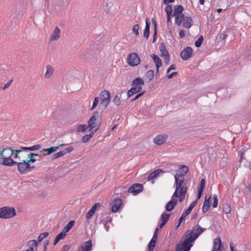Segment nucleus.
<instances>
[{
	"label": "nucleus",
	"instance_id": "1",
	"mask_svg": "<svg viewBox=\"0 0 251 251\" xmlns=\"http://www.w3.org/2000/svg\"><path fill=\"white\" fill-rule=\"evenodd\" d=\"M206 230L200 225H196L192 230H188L186 234V238L181 243L176 245V251H190L195 240Z\"/></svg>",
	"mask_w": 251,
	"mask_h": 251
},
{
	"label": "nucleus",
	"instance_id": "2",
	"mask_svg": "<svg viewBox=\"0 0 251 251\" xmlns=\"http://www.w3.org/2000/svg\"><path fill=\"white\" fill-rule=\"evenodd\" d=\"M16 164L17 165L18 171L22 174H26L34 168V166H31V164L27 158L21 161H17Z\"/></svg>",
	"mask_w": 251,
	"mask_h": 251
},
{
	"label": "nucleus",
	"instance_id": "3",
	"mask_svg": "<svg viewBox=\"0 0 251 251\" xmlns=\"http://www.w3.org/2000/svg\"><path fill=\"white\" fill-rule=\"evenodd\" d=\"M16 215V211L13 207L4 206L0 208V218L1 219H10Z\"/></svg>",
	"mask_w": 251,
	"mask_h": 251
},
{
	"label": "nucleus",
	"instance_id": "4",
	"mask_svg": "<svg viewBox=\"0 0 251 251\" xmlns=\"http://www.w3.org/2000/svg\"><path fill=\"white\" fill-rule=\"evenodd\" d=\"M88 126L90 130L93 131L98 130L100 126V114L98 112H95L93 115L90 118L88 122Z\"/></svg>",
	"mask_w": 251,
	"mask_h": 251
},
{
	"label": "nucleus",
	"instance_id": "5",
	"mask_svg": "<svg viewBox=\"0 0 251 251\" xmlns=\"http://www.w3.org/2000/svg\"><path fill=\"white\" fill-rule=\"evenodd\" d=\"M101 100L100 102V105L105 108L110 101V93L107 90H104L100 93Z\"/></svg>",
	"mask_w": 251,
	"mask_h": 251
},
{
	"label": "nucleus",
	"instance_id": "6",
	"mask_svg": "<svg viewBox=\"0 0 251 251\" xmlns=\"http://www.w3.org/2000/svg\"><path fill=\"white\" fill-rule=\"evenodd\" d=\"M127 62L130 66H137L140 64V59L136 53H132L127 56Z\"/></svg>",
	"mask_w": 251,
	"mask_h": 251
},
{
	"label": "nucleus",
	"instance_id": "7",
	"mask_svg": "<svg viewBox=\"0 0 251 251\" xmlns=\"http://www.w3.org/2000/svg\"><path fill=\"white\" fill-rule=\"evenodd\" d=\"M61 37V30L58 26H56L52 33L50 36L49 42L51 44H54Z\"/></svg>",
	"mask_w": 251,
	"mask_h": 251
},
{
	"label": "nucleus",
	"instance_id": "8",
	"mask_svg": "<svg viewBox=\"0 0 251 251\" xmlns=\"http://www.w3.org/2000/svg\"><path fill=\"white\" fill-rule=\"evenodd\" d=\"M193 53V49L189 47H186L181 52L180 56L183 60H187L189 58H190Z\"/></svg>",
	"mask_w": 251,
	"mask_h": 251
},
{
	"label": "nucleus",
	"instance_id": "9",
	"mask_svg": "<svg viewBox=\"0 0 251 251\" xmlns=\"http://www.w3.org/2000/svg\"><path fill=\"white\" fill-rule=\"evenodd\" d=\"M23 151L24 150L21 148L19 150H15L14 158L19 161L26 160L27 158V154L24 153Z\"/></svg>",
	"mask_w": 251,
	"mask_h": 251
},
{
	"label": "nucleus",
	"instance_id": "10",
	"mask_svg": "<svg viewBox=\"0 0 251 251\" xmlns=\"http://www.w3.org/2000/svg\"><path fill=\"white\" fill-rule=\"evenodd\" d=\"M143 185L141 184L136 183L132 185L128 189V192L129 193L136 195L142 191Z\"/></svg>",
	"mask_w": 251,
	"mask_h": 251
},
{
	"label": "nucleus",
	"instance_id": "11",
	"mask_svg": "<svg viewBox=\"0 0 251 251\" xmlns=\"http://www.w3.org/2000/svg\"><path fill=\"white\" fill-rule=\"evenodd\" d=\"M224 249L222 246V241L220 237H217L213 240V245L212 251H220V250Z\"/></svg>",
	"mask_w": 251,
	"mask_h": 251
},
{
	"label": "nucleus",
	"instance_id": "12",
	"mask_svg": "<svg viewBox=\"0 0 251 251\" xmlns=\"http://www.w3.org/2000/svg\"><path fill=\"white\" fill-rule=\"evenodd\" d=\"M144 84V81L140 78H136L132 81V86L141 91L142 86Z\"/></svg>",
	"mask_w": 251,
	"mask_h": 251
},
{
	"label": "nucleus",
	"instance_id": "13",
	"mask_svg": "<svg viewBox=\"0 0 251 251\" xmlns=\"http://www.w3.org/2000/svg\"><path fill=\"white\" fill-rule=\"evenodd\" d=\"M175 185L176 186V187L184 186V185H183L184 178V176H183V175H180V174H176L175 176Z\"/></svg>",
	"mask_w": 251,
	"mask_h": 251
},
{
	"label": "nucleus",
	"instance_id": "14",
	"mask_svg": "<svg viewBox=\"0 0 251 251\" xmlns=\"http://www.w3.org/2000/svg\"><path fill=\"white\" fill-rule=\"evenodd\" d=\"M177 199L172 197V199L166 205L165 209L167 211H171L176 206L177 204Z\"/></svg>",
	"mask_w": 251,
	"mask_h": 251
},
{
	"label": "nucleus",
	"instance_id": "15",
	"mask_svg": "<svg viewBox=\"0 0 251 251\" xmlns=\"http://www.w3.org/2000/svg\"><path fill=\"white\" fill-rule=\"evenodd\" d=\"M92 245V241L90 240L83 242L79 247L78 251H91Z\"/></svg>",
	"mask_w": 251,
	"mask_h": 251
},
{
	"label": "nucleus",
	"instance_id": "16",
	"mask_svg": "<svg viewBox=\"0 0 251 251\" xmlns=\"http://www.w3.org/2000/svg\"><path fill=\"white\" fill-rule=\"evenodd\" d=\"M187 191V189L186 187H176V190L173 194V198H177L179 196L181 195H185Z\"/></svg>",
	"mask_w": 251,
	"mask_h": 251
},
{
	"label": "nucleus",
	"instance_id": "17",
	"mask_svg": "<svg viewBox=\"0 0 251 251\" xmlns=\"http://www.w3.org/2000/svg\"><path fill=\"white\" fill-rule=\"evenodd\" d=\"M122 204V200L120 199H115L111 202V211L113 212H117Z\"/></svg>",
	"mask_w": 251,
	"mask_h": 251
},
{
	"label": "nucleus",
	"instance_id": "18",
	"mask_svg": "<svg viewBox=\"0 0 251 251\" xmlns=\"http://www.w3.org/2000/svg\"><path fill=\"white\" fill-rule=\"evenodd\" d=\"M197 203V200H196L195 201L192 202L190 205H189L188 209L182 213L181 217H180V221H183V219L188 215H189L190 212H191L192 209L193 207L196 205Z\"/></svg>",
	"mask_w": 251,
	"mask_h": 251
},
{
	"label": "nucleus",
	"instance_id": "19",
	"mask_svg": "<svg viewBox=\"0 0 251 251\" xmlns=\"http://www.w3.org/2000/svg\"><path fill=\"white\" fill-rule=\"evenodd\" d=\"M41 155L34 153H30L27 154V158L31 164L35 162L36 161L40 160Z\"/></svg>",
	"mask_w": 251,
	"mask_h": 251
},
{
	"label": "nucleus",
	"instance_id": "20",
	"mask_svg": "<svg viewBox=\"0 0 251 251\" xmlns=\"http://www.w3.org/2000/svg\"><path fill=\"white\" fill-rule=\"evenodd\" d=\"M151 57L152 58L154 62L155 63L156 67V74L159 72V68L162 66V61L160 58L155 54H152L151 55Z\"/></svg>",
	"mask_w": 251,
	"mask_h": 251
},
{
	"label": "nucleus",
	"instance_id": "21",
	"mask_svg": "<svg viewBox=\"0 0 251 251\" xmlns=\"http://www.w3.org/2000/svg\"><path fill=\"white\" fill-rule=\"evenodd\" d=\"M3 161L0 164L6 166L11 167L17 163L16 161L13 160L11 158L2 157Z\"/></svg>",
	"mask_w": 251,
	"mask_h": 251
},
{
	"label": "nucleus",
	"instance_id": "22",
	"mask_svg": "<svg viewBox=\"0 0 251 251\" xmlns=\"http://www.w3.org/2000/svg\"><path fill=\"white\" fill-rule=\"evenodd\" d=\"M167 136L158 135L155 137L153 139V142L155 144L160 145L162 144L166 141Z\"/></svg>",
	"mask_w": 251,
	"mask_h": 251
},
{
	"label": "nucleus",
	"instance_id": "23",
	"mask_svg": "<svg viewBox=\"0 0 251 251\" xmlns=\"http://www.w3.org/2000/svg\"><path fill=\"white\" fill-rule=\"evenodd\" d=\"M15 150L11 148H5L2 150V157L11 158L12 155H14Z\"/></svg>",
	"mask_w": 251,
	"mask_h": 251
},
{
	"label": "nucleus",
	"instance_id": "24",
	"mask_svg": "<svg viewBox=\"0 0 251 251\" xmlns=\"http://www.w3.org/2000/svg\"><path fill=\"white\" fill-rule=\"evenodd\" d=\"M65 146V144H61L59 146L52 147L50 148H48V149H43L41 151V152H42V151H46V152H47V154L50 155L51 153L57 151L59 149V148L60 147H62V146ZM44 155H46V154H45Z\"/></svg>",
	"mask_w": 251,
	"mask_h": 251
},
{
	"label": "nucleus",
	"instance_id": "25",
	"mask_svg": "<svg viewBox=\"0 0 251 251\" xmlns=\"http://www.w3.org/2000/svg\"><path fill=\"white\" fill-rule=\"evenodd\" d=\"M163 172L161 169H157L152 172L148 176V180H152L156 178L160 174H163Z\"/></svg>",
	"mask_w": 251,
	"mask_h": 251
},
{
	"label": "nucleus",
	"instance_id": "26",
	"mask_svg": "<svg viewBox=\"0 0 251 251\" xmlns=\"http://www.w3.org/2000/svg\"><path fill=\"white\" fill-rule=\"evenodd\" d=\"M193 21L191 17L186 16V18L183 21L182 26L184 28H190L192 25Z\"/></svg>",
	"mask_w": 251,
	"mask_h": 251
},
{
	"label": "nucleus",
	"instance_id": "27",
	"mask_svg": "<svg viewBox=\"0 0 251 251\" xmlns=\"http://www.w3.org/2000/svg\"><path fill=\"white\" fill-rule=\"evenodd\" d=\"M175 17V24L178 26H180L182 22H183L186 18V16H185L183 14L177 15Z\"/></svg>",
	"mask_w": 251,
	"mask_h": 251
},
{
	"label": "nucleus",
	"instance_id": "28",
	"mask_svg": "<svg viewBox=\"0 0 251 251\" xmlns=\"http://www.w3.org/2000/svg\"><path fill=\"white\" fill-rule=\"evenodd\" d=\"M38 245V243L36 240H31L28 242L27 247L29 249L26 251H34V248H37Z\"/></svg>",
	"mask_w": 251,
	"mask_h": 251
},
{
	"label": "nucleus",
	"instance_id": "29",
	"mask_svg": "<svg viewBox=\"0 0 251 251\" xmlns=\"http://www.w3.org/2000/svg\"><path fill=\"white\" fill-rule=\"evenodd\" d=\"M150 23L149 22V19L148 18H146V26L144 31V36L147 39L148 38L150 34Z\"/></svg>",
	"mask_w": 251,
	"mask_h": 251
},
{
	"label": "nucleus",
	"instance_id": "30",
	"mask_svg": "<svg viewBox=\"0 0 251 251\" xmlns=\"http://www.w3.org/2000/svg\"><path fill=\"white\" fill-rule=\"evenodd\" d=\"M159 50H160V51H161L160 56L161 57H164V56L169 55V52L166 48V46H165L164 43H161L159 45Z\"/></svg>",
	"mask_w": 251,
	"mask_h": 251
},
{
	"label": "nucleus",
	"instance_id": "31",
	"mask_svg": "<svg viewBox=\"0 0 251 251\" xmlns=\"http://www.w3.org/2000/svg\"><path fill=\"white\" fill-rule=\"evenodd\" d=\"M211 198L210 197H209L208 198H207V196L205 197V201L203 202V206H202V211L203 213L207 212L209 207L210 206L209 199Z\"/></svg>",
	"mask_w": 251,
	"mask_h": 251
},
{
	"label": "nucleus",
	"instance_id": "32",
	"mask_svg": "<svg viewBox=\"0 0 251 251\" xmlns=\"http://www.w3.org/2000/svg\"><path fill=\"white\" fill-rule=\"evenodd\" d=\"M184 9L182 5H177L175 6L173 16H176L177 15L183 14L182 12Z\"/></svg>",
	"mask_w": 251,
	"mask_h": 251
},
{
	"label": "nucleus",
	"instance_id": "33",
	"mask_svg": "<svg viewBox=\"0 0 251 251\" xmlns=\"http://www.w3.org/2000/svg\"><path fill=\"white\" fill-rule=\"evenodd\" d=\"M66 236V234L63 231L61 232L59 234L57 235L56 237L54 243L53 245L55 246L57 243L61 239H63Z\"/></svg>",
	"mask_w": 251,
	"mask_h": 251
},
{
	"label": "nucleus",
	"instance_id": "34",
	"mask_svg": "<svg viewBox=\"0 0 251 251\" xmlns=\"http://www.w3.org/2000/svg\"><path fill=\"white\" fill-rule=\"evenodd\" d=\"M75 224V221L74 220L70 221L67 225L64 227L63 231L65 233L69 232L70 229L72 228Z\"/></svg>",
	"mask_w": 251,
	"mask_h": 251
},
{
	"label": "nucleus",
	"instance_id": "35",
	"mask_svg": "<svg viewBox=\"0 0 251 251\" xmlns=\"http://www.w3.org/2000/svg\"><path fill=\"white\" fill-rule=\"evenodd\" d=\"M53 72V68L50 65H48L47 66L46 73L45 75V77L47 78H50L52 75Z\"/></svg>",
	"mask_w": 251,
	"mask_h": 251
},
{
	"label": "nucleus",
	"instance_id": "36",
	"mask_svg": "<svg viewBox=\"0 0 251 251\" xmlns=\"http://www.w3.org/2000/svg\"><path fill=\"white\" fill-rule=\"evenodd\" d=\"M96 132V130L93 131H91V132L89 134L84 135L82 138V142L83 143H87L91 138L93 136L94 133Z\"/></svg>",
	"mask_w": 251,
	"mask_h": 251
},
{
	"label": "nucleus",
	"instance_id": "37",
	"mask_svg": "<svg viewBox=\"0 0 251 251\" xmlns=\"http://www.w3.org/2000/svg\"><path fill=\"white\" fill-rule=\"evenodd\" d=\"M41 148V145H36L30 147H21V149L24 151H36L40 150Z\"/></svg>",
	"mask_w": 251,
	"mask_h": 251
},
{
	"label": "nucleus",
	"instance_id": "38",
	"mask_svg": "<svg viewBox=\"0 0 251 251\" xmlns=\"http://www.w3.org/2000/svg\"><path fill=\"white\" fill-rule=\"evenodd\" d=\"M154 76V72L152 70L149 71L145 75V78L146 79L148 80V81H150L152 79Z\"/></svg>",
	"mask_w": 251,
	"mask_h": 251
},
{
	"label": "nucleus",
	"instance_id": "39",
	"mask_svg": "<svg viewBox=\"0 0 251 251\" xmlns=\"http://www.w3.org/2000/svg\"><path fill=\"white\" fill-rule=\"evenodd\" d=\"M88 128L87 125H78L76 127V130L78 132H84Z\"/></svg>",
	"mask_w": 251,
	"mask_h": 251
},
{
	"label": "nucleus",
	"instance_id": "40",
	"mask_svg": "<svg viewBox=\"0 0 251 251\" xmlns=\"http://www.w3.org/2000/svg\"><path fill=\"white\" fill-rule=\"evenodd\" d=\"M49 233L48 232H45L43 233H41L38 238V241H37L38 244L39 243H41L45 238H46L48 235Z\"/></svg>",
	"mask_w": 251,
	"mask_h": 251
},
{
	"label": "nucleus",
	"instance_id": "41",
	"mask_svg": "<svg viewBox=\"0 0 251 251\" xmlns=\"http://www.w3.org/2000/svg\"><path fill=\"white\" fill-rule=\"evenodd\" d=\"M180 172L181 173L180 175H183V176L187 173L189 168L187 166L181 165L179 167Z\"/></svg>",
	"mask_w": 251,
	"mask_h": 251
},
{
	"label": "nucleus",
	"instance_id": "42",
	"mask_svg": "<svg viewBox=\"0 0 251 251\" xmlns=\"http://www.w3.org/2000/svg\"><path fill=\"white\" fill-rule=\"evenodd\" d=\"M170 216V214H167L166 213H163L162 214L161 216V220L162 222H164L166 224L168 220H169V218Z\"/></svg>",
	"mask_w": 251,
	"mask_h": 251
},
{
	"label": "nucleus",
	"instance_id": "43",
	"mask_svg": "<svg viewBox=\"0 0 251 251\" xmlns=\"http://www.w3.org/2000/svg\"><path fill=\"white\" fill-rule=\"evenodd\" d=\"M156 241L157 240H153L152 239H151L148 245L149 251H153Z\"/></svg>",
	"mask_w": 251,
	"mask_h": 251
},
{
	"label": "nucleus",
	"instance_id": "44",
	"mask_svg": "<svg viewBox=\"0 0 251 251\" xmlns=\"http://www.w3.org/2000/svg\"><path fill=\"white\" fill-rule=\"evenodd\" d=\"M139 92L140 91L137 90V89L132 86L131 88L127 92L128 97H130L133 95L136 94Z\"/></svg>",
	"mask_w": 251,
	"mask_h": 251
},
{
	"label": "nucleus",
	"instance_id": "45",
	"mask_svg": "<svg viewBox=\"0 0 251 251\" xmlns=\"http://www.w3.org/2000/svg\"><path fill=\"white\" fill-rule=\"evenodd\" d=\"M121 101V98L118 95L115 96L113 100V102L118 106L120 105Z\"/></svg>",
	"mask_w": 251,
	"mask_h": 251
},
{
	"label": "nucleus",
	"instance_id": "46",
	"mask_svg": "<svg viewBox=\"0 0 251 251\" xmlns=\"http://www.w3.org/2000/svg\"><path fill=\"white\" fill-rule=\"evenodd\" d=\"M223 211L226 214H229L231 211V208L229 204H225L224 205Z\"/></svg>",
	"mask_w": 251,
	"mask_h": 251
},
{
	"label": "nucleus",
	"instance_id": "47",
	"mask_svg": "<svg viewBox=\"0 0 251 251\" xmlns=\"http://www.w3.org/2000/svg\"><path fill=\"white\" fill-rule=\"evenodd\" d=\"M165 12L167 15H172V7L171 5L168 4L165 7Z\"/></svg>",
	"mask_w": 251,
	"mask_h": 251
},
{
	"label": "nucleus",
	"instance_id": "48",
	"mask_svg": "<svg viewBox=\"0 0 251 251\" xmlns=\"http://www.w3.org/2000/svg\"><path fill=\"white\" fill-rule=\"evenodd\" d=\"M63 155H64V152H63V151H60L52 155V157L53 159H56L59 157H62Z\"/></svg>",
	"mask_w": 251,
	"mask_h": 251
},
{
	"label": "nucleus",
	"instance_id": "49",
	"mask_svg": "<svg viewBox=\"0 0 251 251\" xmlns=\"http://www.w3.org/2000/svg\"><path fill=\"white\" fill-rule=\"evenodd\" d=\"M203 41L202 36L200 37L195 42V45L196 47L198 48L200 47Z\"/></svg>",
	"mask_w": 251,
	"mask_h": 251
},
{
	"label": "nucleus",
	"instance_id": "50",
	"mask_svg": "<svg viewBox=\"0 0 251 251\" xmlns=\"http://www.w3.org/2000/svg\"><path fill=\"white\" fill-rule=\"evenodd\" d=\"M139 25L138 24L134 25L132 27V31H133V32L135 33V34L137 36H139Z\"/></svg>",
	"mask_w": 251,
	"mask_h": 251
},
{
	"label": "nucleus",
	"instance_id": "51",
	"mask_svg": "<svg viewBox=\"0 0 251 251\" xmlns=\"http://www.w3.org/2000/svg\"><path fill=\"white\" fill-rule=\"evenodd\" d=\"M99 101V100L98 97H95L94 99V100L93 101L92 106L90 109L91 110H92L96 108V107L98 104Z\"/></svg>",
	"mask_w": 251,
	"mask_h": 251
},
{
	"label": "nucleus",
	"instance_id": "52",
	"mask_svg": "<svg viewBox=\"0 0 251 251\" xmlns=\"http://www.w3.org/2000/svg\"><path fill=\"white\" fill-rule=\"evenodd\" d=\"M74 150V148L72 146H70L67 148H66L62 151L63 152H64V155L66 154L67 153L71 152L72 151H73Z\"/></svg>",
	"mask_w": 251,
	"mask_h": 251
},
{
	"label": "nucleus",
	"instance_id": "53",
	"mask_svg": "<svg viewBox=\"0 0 251 251\" xmlns=\"http://www.w3.org/2000/svg\"><path fill=\"white\" fill-rule=\"evenodd\" d=\"M213 200H214V201H213V207L214 208H216L218 206V200L217 196L215 195H214L213 196Z\"/></svg>",
	"mask_w": 251,
	"mask_h": 251
},
{
	"label": "nucleus",
	"instance_id": "54",
	"mask_svg": "<svg viewBox=\"0 0 251 251\" xmlns=\"http://www.w3.org/2000/svg\"><path fill=\"white\" fill-rule=\"evenodd\" d=\"M152 22L154 28H153V34H155V35H157V23L155 20L152 19Z\"/></svg>",
	"mask_w": 251,
	"mask_h": 251
},
{
	"label": "nucleus",
	"instance_id": "55",
	"mask_svg": "<svg viewBox=\"0 0 251 251\" xmlns=\"http://www.w3.org/2000/svg\"><path fill=\"white\" fill-rule=\"evenodd\" d=\"M205 179L202 178L201 181L200 186V188L199 189L203 190L204 189V187H205Z\"/></svg>",
	"mask_w": 251,
	"mask_h": 251
},
{
	"label": "nucleus",
	"instance_id": "56",
	"mask_svg": "<svg viewBox=\"0 0 251 251\" xmlns=\"http://www.w3.org/2000/svg\"><path fill=\"white\" fill-rule=\"evenodd\" d=\"M12 82H13L12 79L9 80L6 83L4 84V86L2 88V89L5 90V89H7V88H8L10 86V85L12 84Z\"/></svg>",
	"mask_w": 251,
	"mask_h": 251
},
{
	"label": "nucleus",
	"instance_id": "57",
	"mask_svg": "<svg viewBox=\"0 0 251 251\" xmlns=\"http://www.w3.org/2000/svg\"><path fill=\"white\" fill-rule=\"evenodd\" d=\"M94 213L92 211V210H90L89 212L86 215V218L87 219H90L92 216L94 215Z\"/></svg>",
	"mask_w": 251,
	"mask_h": 251
},
{
	"label": "nucleus",
	"instance_id": "58",
	"mask_svg": "<svg viewBox=\"0 0 251 251\" xmlns=\"http://www.w3.org/2000/svg\"><path fill=\"white\" fill-rule=\"evenodd\" d=\"M158 228H156L155 229V231L154 232L153 237H152V238L151 239H152L153 240H157V236H158Z\"/></svg>",
	"mask_w": 251,
	"mask_h": 251
},
{
	"label": "nucleus",
	"instance_id": "59",
	"mask_svg": "<svg viewBox=\"0 0 251 251\" xmlns=\"http://www.w3.org/2000/svg\"><path fill=\"white\" fill-rule=\"evenodd\" d=\"M100 206V203H97L96 204H95L91 208V209L90 210H92V211L95 213L96 210V209L98 208V207H99Z\"/></svg>",
	"mask_w": 251,
	"mask_h": 251
},
{
	"label": "nucleus",
	"instance_id": "60",
	"mask_svg": "<svg viewBox=\"0 0 251 251\" xmlns=\"http://www.w3.org/2000/svg\"><path fill=\"white\" fill-rule=\"evenodd\" d=\"M185 31L183 29H181L179 32V36L180 38H183L185 37Z\"/></svg>",
	"mask_w": 251,
	"mask_h": 251
},
{
	"label": "nucleus",
	"instance_id": "61",
	"mask_svg": "<svg viewBox=\"0 0 251 251\" xmlns=\"http://www.w3.org/2000/svg\"><path fill=\"white\" fill-rule=\"evenodd\" d=\"M227 35L225 33H221L219 35V38L222 40H224L226 39Z\"/></svg>",
	"mask_w": 251,
	"mask_h": 251
},
{
	"label": "nucleus",
	"instance_id": "62",
	"mask_svg": "<svg viewBox=\"0 0 251 251\" xmlns=\"http://www.w3.org/2000/svg\"><path fill=\"white\" fill-rule=\"evenodd\" d=\"M144 93V91L141 92V93H139L138 94H137L135 97L132 100V101H134V100H137L139 98H140V97H141Z\"/></svg>",
	"mask_w": 251,
	"mask_h": 251
},
{
	"label": "nucleus",
	"instance_id": "63",
	"mask_svg": "<svg viewBox=\"0 0 251 251\" xmlns=\"http://www.w3.org/2000/svg\"><path fill=\"white\" fill-rule=\"evenodd\" d=\"M177 75V72H174V73L169 75H168V78L169 79H171V78H173L174 76H176Z\"/></svg>",
	"mask_w": 251,
	"mask_h": 251
},
{
	"label": "nucleus",
	"instance_id": "64",
	"mask_svg": "<svg viewBox=\"0 0 251 251\" xmlns=\"http://www.w3.org/2000/svg\"><path fill=\"white\" fill-rule=\"evenodd\" d=\"M49 241H45L43 243V246H44V251H46L47 250V246L49 245Z\"/></svg>",
	"mask_w": 251,
	"mask_h": 251
}]
</instances>
